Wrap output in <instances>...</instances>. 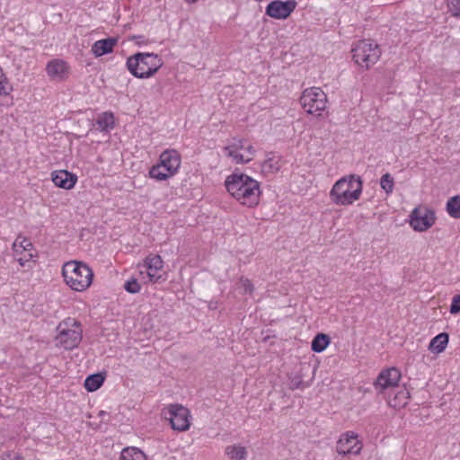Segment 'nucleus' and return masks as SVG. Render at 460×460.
<instances>
[{
    "instance_id": "obj_15",
    "label": "nucleus",
    "mask_w": 460,
    "mask_h": 460,
    "mask_svg": "<svg viewBox=\"0 0 460 460\" xmlns=\"http://www.w3.org/2000/svg\"><path fill=\"white\" fill-rule=\"evenodd\" d=\"M245 140L234 138L233 142L224 147V154L231 157L235 164H247L249 158H243V154L241 151H244Z\"/></svg>"
},
{
    "instance_id": "obj_24",
    "label": "nucleus",
    "mask_w": 460,
    "mask_h": 460,
    "mask_svg": "<svg viewBox=\"0 0 460 460\" xmlns=\"http://www.w3.org/2000/svg\"><path fill=\"white\" fill-rule=\"evenodd\" d=\"M104 382V377L101 374H93L86 377L84 387L88 392H94L99 389Z\"/></svg>"
},
{
    "instance_id": "obj_29",
    "label": "nucleus",
    "mask_w": 460,
    "mask_h": 460,
    "mask_svg": "<svg viewBox=\"0 0 460 460\" xmlns=\"http://www.w3.org/2000/svg\"><path fill=\"white\" fill-rule=\"evenodd\" d=\"M262 169L268 172H277L280 169V163L279 158H268L262 164Z\"/></svg>"
},
{
    "instance_id": "obj_38",
    "label": "nucleus",
    "mask_w": 460,
    "mask_h": 460,
    "mask_svg": "<svg viewBox=\"0 0 460 460\" xmlns=\"http://www.w3.org/2000/svg\"><path fill=\"white\" fill-rule=\"evenodd\" d=\"M1 460H23L21 456L16 453H9L7 455L2 456Z\"/></svg>"
},
{
    "instance_id": "obj_39",
    "label": "nucleus",
    "mask_w": 460,
    "mask_h": 460,
    "mask_svg": "<svg viewBox=\"0 0 460 460\" xmlns=\"http://www.w3.org/2000/svg\"><path fill=\"white\" fill-rule=\"evenodd\" d=\"M133 38H134V39H136V40H137H137H142V39H144V37H143V36H141V35L134 36Z\"/></svg>"
},
{
    "instance_id": "obj_9",
    "label": "nucleus",
    "mask_w": 460,
    "mask_h": 460,
    "mask_svg": "<svg viewBox=\"0 0 460 460\" xmlns=\"http://www.w3.org/2000/svg\"><path fill=\"white\" fill-rule=\"evenodd\" d=\"M401 377V371L397 367H389L378 374L373 385L377 394H385L389 390L399 387Z\"/></svg>"
},
{
    "instance_id": "obj_18",
    "label": "nucleus",
    "mask_w": 460,
    "mask_h": 460,
    "mask_svg": "<svg viewBox=\"0 0 460 460\" xmlns=\"http://www.w3.org/2000/svg\"><path fill=\"white\" fill-rule=\"evenodd\" d=\"M145 265L148 269L147 275L149 280L156 282L160 276L157 275V271L163 268V261L159 255H152L146 257L145 260Z\"/></svg>"
},
{
    "instance_id": "obj_28",
    "label": "nucleus",
    "mask_w": 460,
    "mask_h": 460,
    "mask_svg": "<svg viewBox=\"0 0 460 460\" xmlns=\"http://www.w3.org/2000/svg\"><path fill=\"white\" fill-rule=\"evenodd\" d=\"M380 186L386 194H390L394 190V181L390 173H385L380 179Z\"/></svg>"
},
{
    "instance_id": "obj_27",
    "label": "nucleus",
    "mask_w": 460,
    "mask_h": 460,
    "mask_svg": "<svg viewBox=\"0 0 460 460\" xmlns=\"http://www.w3.org/2000/svg\"><path fill=\"white\" fill-rule=\"evenodd\" d=\"M149 175L157 181H165L172 176L159 164L151 167Z\"/></svg>"
},
{
    "instance_id": "obj_37",
    "label": "nucleus",
    "mask_w": 460,
    "mask_h": 460,
    "mask_svg": "<svg viewBox=\"0 0 460 460\" xmlns=\"http://www.w3.org/2000/svg\"><path fill=\"white\" fill-rule=\"evenodd\" d=\"M24 254L19 258H17V261L21 266H24L26 262L30 261L32 258V254L30 252H23Z\"/></svg>"
},
{
    "instance_id": "obj_8",
    "label": "nucleus",
    "mask_w": 460,
    "mask_h": 460,
    "mask_svg": "<svg viewBox=\"0 0 460 460\" xmlns=\"http://www.w3.org/2000/svg\"><path fill=\"white\" fill-rule=\"evenodd\" d=\"M164 415L169 420L171 428L177 431L188 430L190 425V411L178 403L170 404L164 410Z\"/></svg>"
},
{
    "instance_id": "obj_25",
    "label": "nucleus",
    "mask_w": 460,
    "mask_h": 460,
    "mask_svg": "<svg viewBox=\"0 0 460 460\" xmlns=\"http://www.w3.org/2000/svg\"><path fill=\"white\" fill-rule=\"evenodd\" d=\"M119 460H146V455L136 447H128L121 451Z\"/></svg>"
},
{
    "instance_id": "obj_30",
    "label": "nucleus",
    "mask_w": 460,
    "mask_h": 460,
    "mask_svg": "<svg viewBox=\"0 0 460 460\" xmlns=\"http://www.w3.org/2000/svg\"><path fill=\"white\" fill-rule=\"evenodd\" d=\"M32 247L33 245L31 243V241L26 238H23L19 243L18 239H16L15 242L13 243V249L15 253H18L19 252H31Z\"/></svg>"
},
{
    "instance_id": "obj_7",
    "label": "nucleus",
    "mask_w": 460,
    "mask_h": 460,
    "mask_svg": "<svg viewBox=\"0 0 460 460\" xmlns=\"http://www.w3.org/2000/svg\"><path fill=\"white\" fill-rule=\"evenodd\" d=\"M300 103L305 112L321 115L327 104V95L320 87H310L302 93Z\"/></svg>"
},
{
    "instance_id": "obj_23",
    "label": "nucleus",
    "mask_w": 460,
    "mask_h": 460,
    "mask_svg": "<svg viewBox=\"0 0 460 460\" xmlns=\"http://www.w3.org/2000/svg\"><path fill=\"white\" fill-rule=\"evenodd\" d=\"M330 338L327 334L318 333L312 341V350L314 352L323 351L330 344Z\"/></svg>"
},
{
    "instance_id": "obj_35",
    "label": "nucleus",
    "mask_w": 460,
    "mask_h": 460,
    "mask_svg": "<svg viewBox=\"0 0 460 460\" xmlns=\"http://www.w3.org/2000/svg\"><path fill=\"white\" fill-rule=\"evenodd\" d=\"M242 287L245 293L252 294L254 290L252 283L248 279H241Z\"/></svg>"
},
{
    "instance_id": "obj_34",
    "label": "nucleus",
    "mask_w": 460,
    "mask_h": 460,
    "mask_svg": "<svg viewBox=\"0 0 460 460\" xmlns=\"http://www.w3.org/2000/svg\"><path fill=\"white\" fill-rule=\"evenodd\" d=\"M305 385L301 378V376H294L290 381V388L292 390L304 388Z\"/></svg>"
},
{
    "instance_id": "obj_1",
    "label": "nucleus",
    "mask_w": 460,
    "mask_h": 460,
    "mask_svg": "<svg viewBox=\"0 0 460 460\" xmlns=\"http://www.w3.org/2000/svg\"><path fill=\"white\" fill-rule=\"evenodd\" d=\"M225 186L229 194L242 205L249 208L258 205L260 200V183L252 177L234 172L226 177Z\"/></svg>"
},
{
    "instance_id": "obj_3",
    "label": "nucleus",
    "mask_w": 460,
    "mask_h": 460,
    "mask_svg": "<svg viewBox=\"0 0 460 460\" xmlns=\"http://www.w3.org/2000/svg\"><path fill=\"white\" fill-rule=\"evenodd\" d=\"M164 65L161 57L155 53L137 52L128 58V70L137 78L153 76Z\"/></svg>"
},
{
    "instance_id": "obj_33",
    "label": "nucleus",
    "mask_w": 460,
    "mask_h": 460,
    "mask_svg": "<svg viewBox=\"0 0 460 460\" xmlns=\"http://www.w3.org/2000/svg\"><path fill=\"white\" fill-rule=\"evenodd\" d=\"M449 311L453 314L460 313V294L453 297Z\"/></svg>"
},
{
    "instance_id": "obj_20",
    "label": "nucleus",
    "mask_w": 460,
    "mask_h": 460,
    "mask_svg": "<svg viewBox=\"0 0 460 460\" xmlns=\"http://www.w3.org/2000/svg\"><path fill=\"white\" fill-rule=\"evenodd\" d=\"M448 340V334L441 332L430 341L429 349L435 353H441L446 349Z\"/></svg>"
},
{
    "instance_id": "obj_31",
    "label": "nucleus",
    "mask_w": 460,
    "mask_h": 460,
    "mask_svg": "<svg viewBox=\"0 0 460 460\" xmlns=\"http://www.w3.org/2000/svg\"><path fill=\"white\" fill-rule=\"evenodd\" d=\"M124 288L130 294H137L140 291L141 286L137 279L133 278L126 281Z\"/></svg>"
},
{
    "instance_id": "obj_6",
    "label": "nucleus",
    "mask_w": 460,
    "mask_h": 460,
    "mask_svg": "<svg viewBox=\"0 0 460 460\" xmlns=\"http://www.w3.org/2000/svg\"><path fill=\"white\" fill-rule=\"evenodd\" d=\"M351 51L355 63L366 69L376 64L381 56L379 46L369 40H359Z\"/></svg>"
},
{
    "instance_id": "obj_10",
    "label": "nucleus",
    "mask_w": 460,
    "mask_h": 460,
    "mask_svg": "<svg viewBox=\"0 0 460 460\" xmlns=\"http://www.w3.org/2000/svg\"><path fill=\"white\" fill-rule=\"evenodd\" d=\"M297 2L296 0H273L266 7V15L277 19H287L296 8Z\"/></svg>"
},
{
    "instance_id": "obj_32",
    "label": "nucleus",
    "mask_w": 460,
    "mask_h": 460,
    "mask_svg": "<svg viewBox=\"0 0 460 460\" xmlns=\"http://www.w3.org/2000/svg\"><path fill=\"white\" fill-rule=\"evenodd\" d=\"M448 8L453 16H460V0H451Z\"/></svg>"
},
{
    "instance_id": "obj_36",
    "label": "nucleus",
    "mask_w": 460,
    "mask_h": 460,
    "mask_svg": "<svg viewBox=\"0 0 460 460\" xmlns=\"http://www.w3.org/2000/svg\"><path fill=\"white\" fill-rule=\"evenodd\" d=\"M255 150L252 145L244 146L243 158L248 159L249 162L252 160Z\"/></svg>"
},
{
    "instance_id": "obj_16",
    "label": "nucleus",
    "mask_w": 460,
    "mask_h": 460,
    "mask_svg": "<svg viewBox=\"0 0 460 460\" xmlns=\"http://www.w3.org/2000/svg\"><path fill=\"white\" fill-rule=\"evenodd\" d=\"M51 179L57 187L65 190L72 189L77 181V177L75 174L69 172L68 171L66 170H60L52 172Z\"/></svg>"
},
{
    "instance_id": "obj_22",
    "label": "nucleus",
    "mask_w": 460,
    "mask_h": 460,
    "mask_svg": "<svg viewBox=\"0 0 460 460\" xmlns=\"http://www.w3.org/2000/svg\"><path fill=\"white\" fill-rule=\"evenodd\" d=\"M410 393L406 389L398 391L393 398L388 400L389 406L393 408H402L408 403Z\"/></svg>"
},
{
    "instance_id": "obj_21",
    "label": "nucleus",
    "mask_w": 460,
    "mask_h": 460,
    "mask_svg": "<svg viewBox=\"0 0 460 460\" xmlns=\"http://www.w3.org/2000/svg\"><path fill=\"white\" fill-rule=\"evenodd\" d=\"M225 453L231 460H245L248 455L246 447L241 445L227 446Z\"/></svg>"
},
{
    "instance_id": "obj_2",
    "label": "nucleus",
    "mask_w": 460,
    "mask_h": 460,
    "mask_svg": "<svg viewBox=\"0 0 460 460\" xmlns=\"http://www.w3.org/2000/svg\"><path fill=\"white\" fill-rule=\"evenodd\" d=\"M363 190V181L356 174L346 175L338 180L330 191V199L335 205L349 206L358 200Z\"/></svg>"
},
{
    "instance_id": "obj_12",
    "label": "nucleus",
    "mask_w": 460,
    "mask_h": 460,
    "mask_svg": "<svg viewBox=\"0 0 460 460\" xmlns=\"http://www.w3.org/2000/svg\"><path fill=\"white\" fill-rule=\"evenodd\" d=\"M361 449L362 444L358 439V435L351 431L342 434L337 442L336 450L342 456L358 455Z\"/></svg>"
},
{
    "instance_id": "obj_19",
    "label": "nucleus",
    "mask_w": 460,
    "mask_h": 460,
    "mask_svg": "<svg viewBox=\"0 0 460 460\" xmlns=\"http://www.w3.org/2000/svg\"><path fill=\"white\" fill-rule=\"evenodd\" d=\"M96 125L101 131L109 132L115 127L114 114L111 111L101 113L96 119Z\"/></svg>"
},
{
    "instance_id": "obj_17",
    "label": "nucleus",
    "mask_w": 460,
    "mask_h": 460,
    "mask_svg": "<svg viewBox=\"0 0 460 460\" xmlns=\"http://www.w3.org/2000/svg\"><path fill=\"white\" fill-rule=\"evenodd\" d=\"M117 43L118 39L114 37L97 40L92 47V52L96 58L110 54L113 51Z\"/></svg>"
},
{
    "instance_id": "obj_4",
    "label": "nucleus",
    "mask_w": 460,
    "mask_h": 460,
    "mask_svg": "<svg viewBox=\"0 0 460 460\" xmlns=\"http://www.w3.org/2000/svg\"><path fill=\"white\" fill-rule=\"evenodd\" d=\"M62 275L66 285L77 292L86 290L93 279V270L84 262L76 261L66 262L62 268Z\"/></svg>"
},
{
    "instance_id": "obj_5",
    "label": "nucleus",
    "mask_w": 460,
    "mask_h": 460,
    "mask_svg": "<svg viewBox=\"0 0 460 460\" xmlns=\"http://www.w3.org/2000/svg\"><path fill=\"white\" fill-rule=\"evenodd\" d=\"M56 345L66 350L76 348L83 339L82 324L74 318L63 320L57 327Z\"/></svg>"
},
{
    "instance_id": "obj_26",
    "label": "nucleus",
    "mask_w": 460,
    "mask_h": 460,
    "mask_svg": "<svg viewBox=\"0 0 460 460\" xmlns=\"http://www.w3.org/2000/svg\"><path fill=\"white\" fill-rule=\"evenodd\" d=\"M447 211L450 217L460 218V195L452 197L447 200Z\"/></svg>"
},
{
    "instance_id": "obj_13",
    "label": "nucleus",
    "mask_w": 460,
    "mask_h": 460,
    "mask_svg": "<svg viewBox=\"0 0 460 460\" xmlns=\"http://www.w3.org/2000/svg\"><path fill=\"white\" fill-rule=\"evenodd\" d=\"M68 64L62 59H52L46 66V72L52 80L64 81L69 74Z\"/></svg>"
},
{
    "instance_id": "obj_11",
    "label": "nucleus",
    "mask_w": 460,
    "mask_h": 460,
    "mask_svg": "<svg viewBox=\"0 0 460 460\" xmlns=\"http://www.w3.org/2000/svg\"><path fill=\"white\" fill-rule=\"evenodd\" d=\"M410 217V225L415 231H426L435 223L434 212L427 208H416L412 210Z\"/></svg>"
},
{
    "instance_id": "obj_14",
    "label": "nucleus",
    "mask_w": 460,
    "mask_h": 460,
    "mask_svg": "<svg viewBox=\"0 0 460 460\" xmlns=\"http://www.w3.org/2000/svg\"><path fill=\"white\" fill-rule=\"evenodd\" d=\"M169 174L174 175L181 165V155L174 150H165L160 155V163Z\"/></svg>"
}]
</instances>
